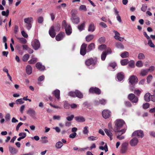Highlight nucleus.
<instances>
[{
    "label": "nucleus",
    "instance_id": "6",
    "mask_svg": "<svg viewBox=\"0 0 155 155\" xmlns=\"http://www.w3.org/2000/svg\"><path fill=\"white\" fill-rule=\"evenodd\" d=\"M144 136L143 132L141 130L135 131L132 134V136H137L139 137L142 138Z\"/></svg>",
    "mask_w": 155,
    "mask_h": 155
},
{
    "label": "nucleus",
    "instance_id": "27",
    "mask_svg": "<svg viewBox=\"0 0 155 155\" xmlns=\"http://www.w3.org/2000/svg\"><path fill=\"white\" fill-rule=\"evenodd\" d=\"M148 70L147 69H142L141 70L140 73V75L142 76H144L147 75L148 73Z\"/></svg>",
    "mask_w": 155,
    "mask_h": 155
},
{
    "label": "nucleus",
    "instance_id": "17",
    "mask_svg": "<svg viewBox=\"0 0 155 155\" xmlns=\"http://www.w3.org/2000/svg\"><path fill=\"white\" fill-rule=\"evenodd\" d=\"M52 93L58 100L60 99V91L58 89H56Z\"/></svg>",
    "mask_w": 155,
    "mask_h": 155
},
{
    "label": "nucleus",
    "instance_id": "5",
    "mask_svg": "<svg viewBox=\"0 0 155 155\" xmlns=\"http://www.w3.org/2000/svg\"><path fill=\"white\" fill-rule=\"evenodd\" d=\"M128 99L133 103H137L138 101V98L133 94H130L128 96Z\"/></svg>",
    "mask_w": 155,
    "mask_h": 155
},
{
    "label": "nucleus",
    "instance_id": "14",
    "mask_svg": "<svg viewBox=\"0 0 155 155\" xmlns=\"http://www.w3.org/2000/svg\"><path fill=\"white\" fill-rule=\"evenodd\" d=\"M49 33L52 38H54L55 36L56 33L54 31V26H52L49 31Z\"/></svg>",
    "mask_w": 155,
    "mask_h": 155
},
{
    "label": "nucleus",
    "instance_id": "52",
    "mask_svg": "<svg viewBox=\"0 0 155 155\" xmlns=\"http://www.w3.org/2000/svg\"><path fill=\"white\" fill-rule=\"evenodd\" d=\"M106 48V46L105 45H102L99 46L98 49L101 51L104 50Z\"/></svg>",
    "mask_w": 155,
    "mask_h": 155
},
{
    "label": "nucleus",
    "instance_id": "32",
    "mask_svg": "<svg viewBox=\"0 0 155 155\" xmlns=\"http://www.w3.org/2000/svg\"><path fill=\"white\" fill-rule=\"evenodd\" d=\"M94 37L93 35H88L86 37V40L87 42H89L92 40Z\"/></svg>",
    "mask_w": 155,
    "mask_h": 155
},
{
    "label": "nucleus",
    "instance_id": "48",
    "mask_svg": "<svg viewBox=\"0 0 155 155\" xmlns=\"http://www.w3.org/2000/svg\"><path fill=\"white\" fill-rule=\"evenodd\" d=\"M153 78V76L151 75H149L148 76L147 78V82L148 83H149L152 81Z\"/></svg>",
    "mask_w": 155,
    "mask_h": 155
},
{
    "label": "nucleus",
    "instance_id": "54",
    "mask_svg": "<svg viewBox=\"0 0 155 155\" xmlns=\"http://www.w3.org/2000/svg\"><path fill=\"white\" fill-rule=\"evenodd\" d=\"M128 65L130 67L134 68V61L133 60L130 61L129 62Z\"/></svg>",
    "mask_w": 155,
    "mask_h": 155
},
{
    "label": "nucleus",
    "instance_id": "7",
    "mask_svg": "<svg viewBox=\"0 0 155 155\" xmlns=\"http://www.w3.org/2000/svg\"><path fill=\"white\" fill-rule=\"evenodd\" d=\"M87 47V45L84 43L81 45V49L80 53L81 55H84L87 52V50L86 48Z\"/></svg>",
    "mask_w": 155,
    "mask_h": 155
},
{
    "label": "nucleus",
    "instance_id": "10",
    "mask_svg": "<svg viewBox=\"0 0 155 155\" xmlns=\"http://www.w3.org/2000/svg\"><path fill=\"white\" fill-rule=\"evenodd\" d=\"M129 82L132 85L136 84L137 82V77L134 75L131 76L129 78Z\"/></svg>",
    "mask_w": 155,
    "mask_h": 155
},
{
    "label": "nucleus",
    "instance_id": "47",
    "mask_svg": "<svg viewBox=\"0 0 155 155\" xmlns=\"http://www.w3.org/2000/svg\"><path fill=\"white\" fill-rule=\"evenodd\" d=\"M9 11L8 9H7L6 12L5 11H3L2 12V14L3 16H5L6 17H7L9 14Z\"/></svg>",
    "mask_w": 155,
    "mask_h": 155
},
{
    "label": "nucleus",
    "instance_id": "60",
    "mask_svg": "<svg viewBox=\"0 0 155 155\" xmlns=\"http://www.w3.org/2000/svg\"><path fill=\"white\" fill-rule=\"evenodd\" d=\"M74 117L73 115H71L70 116H68L66 117L67 120L68 121H71Z\"/></svg>",
    "mask_w": 155,
    "mask_h": 155
},
{
    "label": "nucleus",
    "instance_id": "8",
    "mask_svg": "<svg viewBox=\"0 0 155 155\" xmlns=\"http://www.w3.org/2000/svg\"><path fill=\"white\" fill-rule=\"evenodd\" d=\"M89 92L92 93H95L97 94H101V91L100 89L96 87H91L89 89Z\"/></svg>",
    "mask_w": 155,
    "mask_h": 155
},
{
    "label": "nucleus",
    "instance_id": "41",
    "mask_svg": "<svg viewBox=\"0 0 155 155\" xmlns=\"http://www.w3.org/2000/svg\"><path fill=\"white\" fill-rule=\"evenodd\" d=\"M144 55L142 53H140L138 56V58L140 60H143L145 58Z\"/></svg>",
    "mask_w": 155,
    "mask_h": 155
},
{
    "label": "nucleus",
    "instance_id": "33",
    "mask_svg": "<svg viewBox=\"0 0 155 155\" xmlns=\"http://www.w3.org/2000/svg\"><path fill=\"white\" fill-rule=\"evenodd\" d=\"M16 38L19 40L20 42L23 44H25L27 43L26 40L23 38L16 37Z\"/></svg>",
    "mask_w": 155,
    "mask_h": 155
},
{
    "label": "nucleus",
    "instance_id": "13",
    "mask_svg": "<svg viewBox=\"0 0 155 155\" xmlns=\"http://www.w3.org/2000/svg\"><path fill=\"white\" fill-rule=\"evenodd\" d=\"M138 142V139L136 137H134L130 140V144L131 146L134 147L137 145Z\"/></svg>",
    "mask_w": 155,
    "mask_h": 155
},
{
    "label": "nucleus",
    "instance_id": "15",
    "mask_svg": "<svg viewBox=\"0 0 155 155\" xmlns=\"http://www.w3.org/2000/svg\"><path fill=\"white\" fill-rule=\"evenodd\" d=\"M10 153L12 154H15L18 152V150L15 148H14L11 146L8 147Z\"/></svg>",
    "mask_w": 155,
    "mask_h": 155
},
{
    "label": "nucleus",
    "instance_id": "35",
    "mask_svg": "<svg viewBox=\"0 0 155 155\" xmlns=\"http://www.w3.org/2000/svg\"><path fill=\"white\" fill-rule=\"evenodd\" d=\"M85 22L84 21L80 25L78 26V29L80 31H81L84 29V28L85 26Z\"/></svg>",
    "mask_w": 155,
    "mask_h": 155
},
{
    "label": "nucleus",
    "instance_id": "26",
    "mask_svg": "<svg viewBox=\"0 0 155 155\" xmlns=\"http://www.w3.org/2000/svg\"><path fill=\"white\" fill-rule=\"evenodd\" d=\"M117 77L118 81H121L124 77V73L122 72L118 73L117 74Z\"/></svg>",
    "mask_w": 155,
    "mask_h": 155
},
{
    "label": "nucleus",
    "instance_id": "16",
    "mask_svg": "<svg viewBox=\"0 0 155 155\" xmlns=\"http://www.w3.org/2000/svg\"><path fill=\"white\" fill-rule=\"evenodd\" d=\"M64 35V33H60L56 36L55 39L57 41H60L63 39Z\"/></svg>",
    "mask_w": 155,
    "mask_h": 155
},
{
    "label": "nucleus",
    "instance_id": "9",
    "mask_svg": "<svg viewBox=\"0 0 155 155\" xmlns=\"http://www.w3.org/2000/svg\"><path fill=\"white\" fill-rule=\"evenodd\" d=\"M128 146V143L127 142L123 143L121 145V152L122 153H124L126 152Z\"/></svg>",
    "mask_w": 155,
    "mask_h": 155
},
{
    "label": "nucleus",
    "instance_id": "62",
    "mask_svg": "<svg viewBox=\"0 0 155 155\" xmlns=\"http://www.w3.org/2000/svg\"><path fill=\"white\" fill-rule=\"evenodd\" d=\"M21 34L23 37L25 38H27L28 37V35L24 31H21Z\"/></svg>",
    "mask_w": 155,
    "mask_h": 155
},
{
    "label": "nucleus",
    "instance_id": "58",
    "mask_svg": "<svg viewBox=\"0 0 155 155\" xmlns=\"http://www.w3.org/2000/svg\"><path fill=\"white\" fill-rule=\"evenodd\" d=\"M109 67H111L113 69H114L117 64L115 62L110 63L109 64Z\"/></svg>",
    "mask_w": 155,
    "mask_h": 155
},
{
    "label": "nucleus",
    "instance_id": "29",
    "mask_svg": "<svg viewBox=\"0 0 155 155\" xmlns=\"http://www.w3.org/2000/svg\"><path fill=\"white\" fill-rule=\"evenodd\" d=\"M150 94L149 93H146L144 96L145 100L147 102H149L150 101Z\"/></svg>",
    "mask_w": 155,
    "mask_h": 155
},
{
    "label": "nucleus",
    "instance_id": "34",
    "mask_svg": "<svg viewBox=\"0 0 155 155\" xmlns=\"http://www.w3.org/2000/svg\"><path fill=\"white\" fill-rule=\"evenodd\" d=\"M47 139L48 137L46 136L42 137L41 138V141L43 143H47L48 142Z\"/></svg>",
    "mask_w": 155,
    "mask_h": 155
},
{
    "label": "nucleus",
    "instance_id": "45",
    "mask_svg": "<svg viewBox=\"0 0 155 155\" xmlns=\"http://www.w3.org/2000/svg\"><path fill=\"white\" fill-rule=\"evenodd\" d=\"M77 13V11L76 9H73L71 12V14L72 15L71 17H74Z\"/></svg>",
    "mask_w": 155,
    "mask_h": 155
},
{
    "label": "nucleus",
    "instance_id": "4",
    "mask_svg": "<svg viewBox=\"0 0 155 155\" xmlns=\"http://www.w3.org/2000/svg\"><path fill=\"white\" fill-rule=\"evenodd\" d=\"M31 46L35 50H37L40 48V44L38 40L35 39L31 42Z\"/></svg>",
    "mask_w": 155,
    "mask_h": 155
},
{
    "label": "nucleus",
    "instance_id": "57",
    "mask_svg": "<svg viewBox=\"0 0 155 155\" xmlns=\"http://www.w3.org/2000/svg\"><path fill=\"white\" fill-rule=\"evenodd\" d=\"M51 20L52 21H53L55 18V14L53 12H51L50 13Z\"/></svg>",
    "mask_w": 155,
    "mask_h": 155
},
{
    "label": "nucleus",
    "instance_id": "24",
    "mask_svg": "<svg viewBox=\"0 0 155 155\" xmlns=\"http://www.w3.org/2000/svg\"><path fill=\"white\" fill-rule=\"evenodd\" d=\"M95 30L94 24L93 23H91L90 24L88 28V30L89 31L91 32H93Z\"/></svg>",
    "mask_w": 155,
    "mask_h": 155
},
{
    "label": "nucleus",
    "instance_id": "40",
    "mask_svg": "<svg viewBox=\"0 0 155 155\" xmlns=\"http://www.w3.org/2000/svg\"><path fill=\"white\" fill-rule=\"evenodd\" d=\"M143 63L140 60L137 61L136 64V65L138 67H141L143 66Z\"/></svg>",
    "mask_w": 155,
    "mask_h": 155
},
{
    "label": "nucleus",
    "instance_id": "2",
    "mask_svg": "<svg viewBox=\"0 0 155 155\" xmlns=\"http://www.w3.org/2000/svg\"><path fill=\"white\" fill-rule=\"evenodd\" d=\"M62 26L65 28L66 33L68 35H70L72 32V29L70 25L67 24L65 20L63 21Z\"/></svg>",
    "mask_w": 155,
    "mask_h": 155
},
{
    "label": "nucleus",
    "instance_id": "25",
    "mask_svg": "<svg viewBox=\"0 0 155 155\" xmlns=\"http://www.w3.org/2000/svg\"><path fill=\"white\" fill-rule=\"evenodd\" d=\"M26 71L27 73L29 75L31 74L32 72V69L31 66L30 65H28L26 68Z\"/></svg>",
    "mask_w": 155,
    "mask_h": 155
},
{
    "label": "nucleus",
    "instance_id": "36",
    "mask_svg": "<svg viewBox=\"0 0 155 155\" xmlns=\"http://www.w3.org/2000/svg\"><path fill=\"white\" fill-rule=\"evenodd\" d=\"M129 53L127 51H125L120 54L121 57L123 58H127L129 56Z\"/></svg>",
    "mask_w": 155,
    "mask_h": 155
},
{
    "label": "nucleus",
    "instance_id": "56",
    "mask_svg": "<svg viewBox=\"0 0 155 155\" xmlns=\"http://www.w3.org/2000/svg\"><path fill=\"white\" fill-rule=\"evenodd\" d=\"M150 104L148 103H145L143 105V108L146 109L149 107Z\"/></svg>",
    "mask_w": 155,
    "mask_h": 155
},
{
    "label": "nucleus",
    "instance_id": "63",
    "mask_svg": "<svg viewBox=\"0 0 155 155\" xmlns=\"http://www.w3.org/2000/svg\"><path fill=\"white\" fill-rule=\"evenodd\" d=\"M44 18L42 17H40L38 19V22L39 23H41L43 21Z\"/></svg>",
    "mask_w": 155,
    "mask_h": 155
},
{
    "label": "nucleus",
    "instance_id": "43",
    "mask_svg": "<svg viewBox=\"0 0 155 155\" xmlns=\"http://www.w3.org/2000/svg\"><path fill=\"white\" fill-rule=\"evenodd\" d=\"M37 61V59L36 58H33L30 60L28 61V63L30 64H33L35 63Z\"/></svg>",
    "mask_w": 155,
    "mask_h": 155
},
{
    "label": "nucleus",
    "instance_id": "20",
    "mask_svg": "<svg viewBox=\"0 0 155 155\" xmlns=\"http://www.w3.org/2000/svg\"><path fill=\"white\" fill-rule=\"evenodd\" d=\"M106 100L104 99L100 100L99 101H94V103L96 105H98L99 104L104 105L106 104Z\"/></svg>",
    "mask_w": 155,
    "mask_h": 155
},
{
    "label": "nucleus",
    "instance_id": "21",
    "mask_svg": "<svg viewBox=\"0 0 155 155\" xmlns=\"http://www.w3.org/2000/svg\"><path fill=\"white\" fill-rule=\"evenodd\" d=\"M71 20L73 23L76 24H77L80 22V19L79 17H71Z\"/></svg>",
    "mask_w": 155,
    "mask_h": 155
},
{
    "label": "nucleus",
    "instance_id": "22",
    "mask_svg": "<svg viewBox=\"0 0 155 155\" xmlns=\"http://www.w3.org/2000/svg\"><path fill=\"white\" fill-rule=\"evenodd\" d=\"M74 119L76 120L79 122H83L85 121V119L82 116L75 117H74Z\"/></svg>",
    "mask_w": 155,
    "mask_h": 155
},
{
    "label": "nucleus",
    "instance_id": "18",
    "mask_svg": "<svg viewBox=\"0 0 155 155\" xmlns=\"http://www.w3.org/2000/svg\"><path fill=\"white\" fill-rule=\"evenodd\" d=\"M95 48V45L94 43H91L87 47V52H88L94 49Z\"/></svg>",
    "mask_w": 155,
    "mask_h": 155
},
{
    "label": "nucleus",
    "instance_id": "28",
    "mask_svg": "<svg viewBox=\"0 0 155 155\" xmlns=\"http://www.w3.org/2000/svg\"><path fill=\"white\" fill-rule=\"evenodd\" d=\"M75 96L81 98L83 97V95L79 91L76 90L75 91Z\"/></svg>",
    "mask_w": 155,
    "mask_h": 155
},
{
    "label": "nucleus",
    "instance_id": "64",
    "mask_svg": "<svg viewBox=\"0 0 155 155\" xmlns=\"http://www.w3.org/2000/svg\"><path fill=\"white\" fill-rule=\"evenodd\" d=\"M150 101L153 102H155V95H151L150 97Z\"/></svg>",
    "mask_w": 155,
    "mask_h": 155
},
{
    "label": "nucleus",
    "instance_id": "46",
    "mask_svg": "<svg viewBox=\"0 0 155 155\" xmlns=\"http://www.w3.org/2000/svg\"><path fill=\"white\" fill-rule=\"evenodd\" d=\"M88 127L87 126L85 127L83 129V133L84 134H87L89 132L88 130Z\"/></svg>",
    "mask_w": 155,
    "mask_h": 155
},
{
    "label": "nucleus",
    "instance_id": "1",
    "mask_svg": "<svg viewBox=\"0 0 155 155\" xmlns=\"http://www.w3.org/2000/svg\"><path fill=\"white\" fill-rule=\"evenodd\" d=\"M115 125L114 130L115 133L118 132L121 135L125 132L126 130V129H124L120 130L123 125L125 124V122L124 120L121 119H117L115 120Z\"/></svg>",
    "mask_w": 155,
    "mask_h": 155
},
{
    "label": "nucleus",
    "instance_id": "30",
    "mask_svg": "<svg viewBox=\"0 0 155 155\" xmlns=\"http://www.w3.org/2000/svg\"><path fill=\"white\" fill-rule=\"evenodd\" d=\"M33 21V18L32 17H29L24 19V22L26 24H31V23Z\"/></svg>",
    "mask_w": 155,
    "mask_h": 155
},
{
    "label": "nucleus",
    "instance_id": "23",
    "mask_svg": "<svg viewBox=\"0 0 155 155\" xmlns=\"http://www.w3.org/2000/svg\"><path fill=\"white\" fill-rule=\"evenodd\" d=\"M36 68L41 71L44 70L45 69V67L43 66L40 62L37 63L36 64Z\"/></svg>",
    "mask_w": 155,
    "mask_h": 155
},
{
    "label": "nucleus",
    "instance_id": "55",
    "mask_svg": "<svg viewBox=\"0 0 155 155\" xmlns=\"http://www.w3.org/2000/svg\"><path fill=\"white\" fill-rule=\"evenodd\" d=\"M64 106L65 109H68L70 107V105L67 101H65L64 103Z\"/></svg>",
    "mask_w": 155,
    "mask_h": 155
},
{
    "label": "nucleus",
    "instance_id": "44",
    "mask_svg": "<svg viewBox=\"0 0 155 155\" xmlns=\"http://www.w3.org/2000/svg\"><path fill=\"white\" fill-rule=\"evenodd\" d=\"M17 104H21L24 103V101H23L22 99L20 98L17 100L15 101Z\"/></svg>",
    "mask_w": 155,
    "mask_h": 155
},
{
    "label": "nucleus",
    "instance_id": "12",
    "mask_svg": "<svg viewBox=\"0 0 155 155\" xmlns=\"http://www.w3.org/2000/svg\"><path fill=\"white\" fill-rule=\"evenodd\" d=\"M26 113L32 117H34L36 115V113L35 110L31 108H29L27 111Z\"/></svg>",
    "mask_w": 155,
    "mask_h": 155
},
{
    "label": "nucleus",
    "instance_id": "31",
    "mask_svg": "<svg viewBox=\"0 0 155 155\" xmlns=\"http://www.w3.org/2000/svg\"><path fill=\"white\" fill-rule=\"evenodd\" d=\"M63 145V143L61 141L57 142L55 144V147L57 149L61 148Z\"/></svg>",
    "mask_w": 155,
    "mask_h": 155
},
{
    "label": "nucleus",
    "instance_id": "50",
    "mask_svg": "<svg viewBox=\"0 0 155 155\" xmlns=\"http://www.w3.org/2000/svg\"><path fill=\"white\" fill-rule=\"evenodd\" d=\"M113 32L115 33V35L114 36V38L116 39L120 37V33L117 31L114 30Z\"/></svg>",
    "mask_w": 155,
    "mask_h": 155
},
{
    "label": "nucleus",
    "instance_id": "37",
    "mask_svg": "<svg viewBox=\"0 0 155 155\" xmlns=\"http://www.w3.org/2000/svg\"><path fill=\"white\" fill-rule=\"evenodd\" d=\"M116 46L117 48L121 49H123L124 48V45L120 42H117L116 43Z\"/></svg>",
    "mask_w": 155,
    "mask_h": 155
},
{
    "label": "nucleus",
    "instance_id": "39",
    "mask_svg": "<svg viewBox=\"0 0 155 155\" xmlns=\"http://www.w3.org/2000/svg\"><path fill=\"white\" fill-rule=\"evenodd\" d=\"M29 58V55L28 54H25L23 56L22 60L24 61H26L28 60Z\"/></svg>",
    "mask_w": 155,
    "mask_h": 155
},
{
    "label": "nucleus",
    "instance_id": "3",
    "mask_svg": "<svg viewBox=\"0 0 155 155\" xmlns=\"http://www.w3.org/2000/svg\"><path fill=\"white\" fill-rule=\"evenodd\" d=\"M97 62V59L96 58H91L86 60L85 64L87 66H89L91 65L96 64Z\"/></svg>",
    "mask_w": 155,
    "mask_h": 155
},
{
    "label": "nucleus",
    "instance_id": "59",
    "mask_svg": "<svg viewBox=\"0 0 155 155\" xmlns=\"http://www.w3.org/2000/svg\"><path fill=\"white\" fill-rule=\"evenodd\" d=\"M77 135V133L76 132H74L72 133L69 135V137L71 138H74Z\"/></svg>",
    "mask_w": 155,
    "mask_h": 155
},
{
    "label": "nucleus",
    "instance_id": "42",
    "mask_svg": "<svg viewBox=\"0 0 155 155\" xmlns=\"http://www.w3.org/2000/svg\"><path fill=\"white\" fill-rule=\"evenodd\" d=\"M107 54L106 51H104L102 52L101 56V59L102 60L104 61L105 60Z\"/></svg>",
    "mask_w": 155,
    "mask_h": 155
},
{
    "label": "nucleus",
    "instance_id": "49",
    "mask_svg": "<svg viewBox=\"0 0 155 155\" xmlns=\"http://www.w3.org/2000/svg\"><path fill=\"white\" fill-rule=\"evenodd\" d=\"M88 140L89 141H94L97 140L98 138L97 137L91 136L88 137Z\"/></svg>",
    "mask_w": 155,
    "mask_h": 155
},
{
    "label": "nucleus",
    "instance_id": "38",
    "mask_svg": "<svg viewBox=\"0 0 155 155\" xmlns=\"http://www.w3.org/2000/svg\"><path fill=\"white\" fill-rule=\"evenodd\" d=\"M128 62V60L127 59H123L120 61L121 64L123 66L127 65Z\"/></svg>",
    "mask_w": 155,
    "mask_h": 155
},
{
    "label": "nucleus",
    "instance_id": "19",
    "mask_svg": "<svg viewBox=\"0 0 155 155\" xmlns=\"http://www.w3.org/2000/svg\"><path fill=\"white\" fill-rule=\"evenodd\" d=\"M104 130L106 134L110 137V140H112L113 134L111 132V130L107 129H105Z\"/></svg>",
    "mask_w": 155,
    "mask_h": 155
},
{
    "label": "nucleus",
    "instance_id": "11",
    "mask_svg": "<svg viewBox=\"0 0 155 155\" xmlns=\"http://www.w3.org/2000/svg\"><path fill=\"white\" fill-rule=\"evenodd\" d=\"M110 114V112L107 110H104L102 112L103 117L105 119L109 118Z\"/></svg>",
    "mask_w": 155,
    "mask_h": 155
},
{
    "label": "nucleus",
    "instance_id": "61",
    "mask_svg": "<svg viewBox=\"0 0 155 155\" xmlns=\"http://www.w3.org/2000/svg\"><path fill=\"white\" fill-rule=\"evenodd\" d=\"M98 41L100 43H103L105 41V38L103 37H101L99 39Z\"/></svg>",
    "mask_w": 155,
    "mask_h": 155
},
{
    "label": "nucleus",
    "instance_id": "51",
    "mask_svg": "<svg viewBox=\"0 0 155 155\" xmlns=\"http://www.w3.org/2000/svg\"><path fill=\"white\" fill-rule=\"evenodd\" d=\"M148 45L151 48H154L155 45L152 42V41L149 39L148 41Z\"/></svg>",
    "mask_w": 155,
    "mask_h": 155
},
{
    "label": "nucleus",
    "instance_id": "53",
    "mask_svg": "<svg viewBox=\"0 0 155 155\" xmlns=\"http://www.w3.org/2000/svg\"><path fill=\"white\" fill-rule=\"evenodd\" d=\"M147 8V4H143L142 5V7L141 8V10L143 12H145Z\"/></svg>",
    "mask_w": 155,
    "mask_h": 155
}]
</instances>
